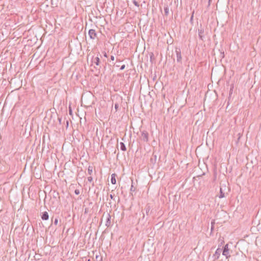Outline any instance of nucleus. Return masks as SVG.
Listing matches in <instances>:
<instances>
[{
	"mask_svg": "<svg viewBox=\"0 0 261 261\" xmlns=\"http://www.w3.org/2000/svg\"><path fill=\"white\" fill-rule=\"evenodd\" d=\"M103 56H104L105 57H106V58H107V57H108V56H107V53H106V52H104V53H103Z\"/></svg>",
	"mask_w": 261,
	"mask_h": 261,
	"instance_id": "b1692460",
	"label": "nucleus"
},
{
	"mask_svg": "<svg viewBox=\"0 0 261 261\" xmlns=\"http://www.w3.org/2000/svg\"><path fill=\"white\" fill-rule=\"evenodd\" d=\"M110 197H111V199H113V196L112 194H111L110 195Z\"/></svg>",
	"mask_w": 261,
	"mask_h": 261,
	"instance_id": "bb28decb",
	"label": "nucleus"
},
{
	"mask_svg": "<svg viewBox=\"0 0 261 261\" xmlns=\"http://www.w3.org/2000/svg\"><path fill=\"white\" fill-rule=\"evenodd\" d=\"M198 37L201 40H203L204 37V29L202 28V25L200 24V28L198 29Z\"/></svg>",
	"mask_w": 261,
	"mask_h": 261,
	"instance_id": "7ed1b4c3",
	"label": "nucleus"
},
{
	"mask_svg": "<svg viewBox=\"0 0 261 261\" xmlns=\"http://www.w3.org/2000/svg\"><path fill=\"white\" fill-rule=\"evenodd\" d=\"M58 220L57 218H56L54 221V224L57 225L58 224Z\"/></svg>",
	"mask_w": 261,
	"mask_h": 261,
	"instance_id": "aec40b11",
	"label": "nucleus"
},
{
	"mask_svg": "<svg viewBox=\"0 0 261 261\" xmlns=\"http://www.w3.org/2000/svg\"><path fill=\"white\" fill-rule=\"evenodd\" d=\"M92 62L94 63V64H95L96 65L99 66L100 63L99 58L98 56L96 57L95 58H92Z\"/></svg>",
	"mask_w": 261,
	"mask_h": 261,
	"instance_id": "6e6552de",
	"label": "nucleus"
},
{
	"mask_svg": "<svg viewBox=\"0 0 261 261\" xmlns=\"http://www.w3.org/2000/svg\"><path fill=\"white\" fill-rule=\"evenodd\" d=\"M212 0H208V3H209V5H210V3L211 2Z\"/></svg>",
	"mask_w": 261,
	"mask_h": 261,
	"instance_id": "c756f323",
	"label": "nucleus"
},
{
	"mask_svg": "<svg viewBox=\"0 0 261 261\" xmlns=\"http://www.w3.org/2000/svg\"><path fill=\"white\" fill-rule=\"evenodd\" d=\"M67 125H68V122L67 121Z\"/></svg>",
	"mask_w": 261,
	"mask_h": 261,
	"instance_id": "473e14b6",
	"label": "nucleus"
},
{
	"mask_svg": "<svg viewBox=\"0 0 261 261\" xmlns=\"http://www.w3.org/2000/svg\"><path fill=\"white\" fill-rule=\"evenodd\" d=\"M175 53L176 55V61L178 63H182V57L180 49L178 47L175 48Z\"/></svg>",
	"mask_w": 261,
	"mask_h": 261,
	"instance_id": "f257e3e1",
	"label": "nucleus"
},
{
	"mask_svg": "<svg viewBox=\"0 0 261 261\" xmlns=\"http://www.w3.org/2000/svg\"><path fill=\"white\" fill-rule=\"evenodd\" d=\"M117 176V175L115 173H113L111 175V181L112 184H116V177Z\"/></svg>",
	"mask_w": 261,
	"mask_h": 261,
	"instance_id": "9d476101",
	"label": "nucleus"
},
{
	"mask_svg": "<svg viewBox=\"0 0 261 261\" xmlns=\"http://www.w3.org/2000/svg\"><path fill=\"white\" fill-rule=\"evenodd\" d=\"M92 186H94V182H92Z\"/></svg>",
	"mask_w": 261,
	"mask_h": 261,
	"instance_id": "72a5a7b5",
	"label": "nucleus"
},
{
	"mask_svg": "<svg viewBox=\"0 0 261 261\" xmlns=\"http://www.w3.org/2000/svg\"><path fill=\"white\" fill-rule=\"evenodd\" d=\"M222 254H223V255L225 256L226 258H228L230 256V255L229 254V248H228V244H226L224 246L223 250V252H222Z\"/></svg>",
	"mask_w": 261,
	"mask_h": 261,
	"instance_id": "f03ea898",
	"label": "nucleus"
},
{
	"mask_svg": "<svg viewBox=\"0 0 261 261\" xmlns=\"http://www.w3.org/2000/svg\"><path fill=\"white\" fill-rule=\"evenodd\" d=\"M193 15H192V16H191V19L193 18Z\"/></svg>",
	"mask_w": 261,
	"mask_h": 261,
	"instance_id": "2f4dec72",
	"label": "nucleus"
},
{
	"mask_svg": "<svg viewBox=\"0 0 261 261\" xmlns=\"http://www.w3.org/2000/svg\"><path fill=\"white\" fill-rule=\"evenodd\" d=\"M35 258L36 260H39V258H37L35 257Z\"/></svg>",
	"mask_w": 261,
	"mask_h": 261,
	"instance_id": "7c9ffc66",
	"label": "nucleus"
},
{
	"mask_svg": "<svg viewBox=\"0 0 261 261\" xmlns=\"http://www.w3.org/2000/svg\"><path fill=\"white\" fill-rule=\"evenodd\" d=\"M93 172V167L92 166H89L88 168V173L89 175H91Z\"/></svg>",
	"mask_w": 261,
	"mask_h": 261,
	"instance_id": "4468645a",
	"label": "nucleus"
},
{
	"mask_svg": "<svg viewBox=\"0 0 261 261\" xmlns=\"http://www.w3.org/2000/svg\"><path fill=\"white\" fill-rule=\"evenodd\" d=\"M125 65H122V66H121V67H120V69L121 70H123V69L125 68Z\"/></svg>",
	"mask_w": 261,
	"mask_h": 261,
	"instance_id": "4be33fe9",
	"label": "nucleus"
},
{
	"mask_svg": "<svg viewBox=\"0 0 261 261\" xmlns=\"http://www.w3.org/2000/svg\"><path fill=\"white\" fill-rule=\"evenodd\" d=\"M150 161L153 163V161H154V160H153V158L150 159Z\"/></svg>",
	"mask_w": 261,
	"mask_h": 261,
	"instance_id": "393cba45",
	"label": "nucleus"
},
{
	"mask_svg": "<svg viewBox=\"0 0 261 261\" xmlns=\"http://www.w3.org/2000/svg\"><path fill=\"white\" fill-rule=\"evenodd\" d=\"M41 218L43 220H47L49 218V215L47 212L42 213Z\"/></svg>",
	"mask_w": 261,
	"mask_h": 261,
	"instance_id": "1a4fd4ad",
	"label": "nucleus"
},
{
	"mask_svg": "<svg viewBox=\"0 0 261 261\" xmlns=\"http://www.w3.org/2000/svg\"><path fill=\"white\" fill-rule=\"evenodd\" d=\"M88 34L91 39H95L97 37V34L94 29H90L89 31Z\"/></svg>",
	"mask_w": 261,
	"mask_h": 261,
	"instance_id": "39448f33",
	"label": "nucleus"
},
{
	"mask_svg": "<svg viewBox=\"0 0 261 261\" xmlns=\"http://www.w3.org/2000/svg\"><path fill=\"white\" fill-rule=\"evenodd\" d=\"M221 252H222V250L220 248H218L216 250L215 253L213 255V257L214 258V260H216L219 258V256L220 255Z\"/></svg>",
	"mask_w": 261,
	"mask_h": 261,
	"instance_id": "0eeeda50",
	"label": "nucleus"
},
{
	"mask_svg": "<svg viewBox=\"0 0 261 261\" xmlns=\"http://www.w3.org/2000/svg\"><path fill=\"white\" fill-rule=\"evenodd\" d=\"M69 114H70V115H71V114H72V111H71V109H69Z\"/></svg>",
	"mask_w": 261,
	"mask_h": 261,
	"instance_id": "a878e982",
	"label": "nucleus"
},
{
	"mask_svg": "<svg viewBox=\"0 0 261 261\" xmlns=\"http://www.w3.org/2000/svg\"><path fill=\"white\" fill-rule=\"evenodd\" d=\"M88 181L90 182H93V177L92 176H89L87 178Z\"/></svg>",
	"mask_w": 261,
	"mask_h": 261,
	"instance_id": "f3484780",
	"label": "nucleus"
},
{
	"mask_svg": "<svg viewBox=\"0 0 261 261\" xmlns=\"http://www.w3.org/2000/svg\"><path fill=\"white\" fill-rule=\"evenodd\" d=\"M141 139L143 141L147 142L148 141V133L145 130L142 132Z\"/></svg>",
	"mask_w": 261,
	"mask_h": 261,
	"instance_id": "20e7f679",
	"label": "nucleus"
},
{
	"mask_svg": "<svg viewBox=\"0 0 261 261\" xmlns=\"http://www.w3.org/2000/svg\"><path fill=\"white\" fill-rule=\"evenodd\" d=\"M135 188L134 187L133 185H132L130 188V191H135Z\"/></svg>",
	"mask_w": 261,
	"mask_h": 261,
	"instance_id": "412c9836",
	"label": "nucleus"
},
{
	"mask_svg": "<svg viewBox=\"0 0 261 261\" xmlns=\"http://www.w3.org/2000/svg\"><path fill=\"white\" fill-rule=\"evenodd\" d=\"M115 59V57L114 56H111V60H112V61H114Z\"/></svg>",
	"mask_w": 261,
	"mask_h": 261,
	"instance_id": "5701e85b",
	"label": "nucleus"
},
{
	"mask_svg": "<svg viewBox=\"0 0 261 261\" xmlns=\"http://www.w3.org/2000/svg\"><path fill=\"white\" fill-rule=\"evenodd\" d=\"M133 4L137 7H139V3L136 1V0H133Z\"/></svg>",
	"mask_w": 261,
	"mask_h": 261,
	"instance_id": "dca6fc26",
	"label": "nucleus"
},
{
	"mask_svg": "<svg viewBox=\"0 0 261 261\" xmlns=\"http://www.w3.org/2000/svg\"><path fill=\"white\" fill-rule=\"evenodd\" d=\"M224 197H225V193L223 192L222 188H220V195L219 196V197L220 198H222Z\"/></svg>",
	"mask_w": 261,
	"mask_h": 261,
	"instance_id": "ddd939ff",
	"label": "nucleus"
},
{
	"mask_svg": "<svg viewBox=\"0 0 261 261\" xmlns=\"http://www.w3.org/2000/svg\"><path fill=\"white\" fill-rule=\"evenodd\" d=\"M87 211V208H85V213H86Z\"/></svg>",
	"mask_w": 261,
	"mask_h": 261,
	"instance_id": "cd10ccee",
	"label": "nucleus"
},
{
	"mask_svg": "<svg viewBox=\"0 0 261 261\" xmlns=\"http://www.w3.org/2000/svg\"><path fill=\"white\" fill-rule=\"evenodd\" d=\"M80 190H78V189H76V190H75V191H74V193H75L76 195H79V194H80Z\"/></svg>",
	"mask_w": 261,
	"mask_h": 261,
	"instance_id": "a211bd4d",
	"label": "nucleus"
},
{
	"mask_svg": "<svg viewBox=\"0 0 261 261\" xmlns=\"http://www.w3.org/2000/svg\"><path fill=\"white\" fill-rule=\"evenodd\" d=\"M165 15L167 16L169 14V8L167 6L165 7L164 8Z\"/></svg>",
	"mask_w": 261,
	"mask_h": 261,
	"instance_id": "2eb2a0df",
	"label": "nucleus"
},
{
	"mask_svg": "<svg viewBox=\"0 0 261 261\" xmlns=\"http://www.w3.org/2000/svg\"><path fill=\"white\" fill-rule=\"evenodd\" d=\"M154 162H155V160H156V155H154Z\"/></svg>",
	"mask_w": 261,
	"mask_h": 261,
	"instance_id": "c85d7f7f",
	"label": "nucleus"
},
{
	"mask_svg": "<svg viewBox=\"0 0 261 261\" xmlns=\"http://www.w3.org/2000/svg\"><path fill=\"white\" fill-rule=\"evenodd\" d=\"M119 108V105L118 103H116L115 104V109H116V111H117V110Z\"/></svg>",
	"mask_w": 261,
	"mask_h": 261,
	"instance_id": "6ab92c4d",
	"label": "nucleus"
},
{
	"mask_svg": "<svg viewBox=\"0 0 261 261\" xmlns=\"http://www.w3.org/2000/svg\"><path fill=\"white\" fill-rule=\"evenodd\" d=\"M105 217L106 218V225L108 227H110L111 225V216L109 213H107L105 215Z\"/></svg>",
	"mask_w": 261,
	"mask_h": 261,
	"instance_id": "423d86ee",
	"label": "nucleus"
},
{
	"mask_svg": "<svg viewBox=\"0 0 261 261\" xmlns=\"http://www.w3.org/2000/svg\"><path fill=\"white\" fill-rule=\"evenodd\" d=\"M120 145L121 150L122 151H126V148L125 144L123 142H120Z\"/></svg>",
	"mask_w": 261,
	"mask_h": 261,
	"instance_id": "9b49d317",
	"label": "nucleus"
},
{
	"mask_svg": "<svg viewBox=\"0 0 261 261\" xmlns=\"http://www.w3.org/2000/svg\"><path fill=\"white\" fill-rule=\"evenodd\" d=\"M145 210L146 215H148L149 213V212H150V206L149 205H148V204L146 205V206L145 207Z\"/></svg>",
	"mask_w": 261,
	"mask_h": 261,
	"instance_id": "f8f14e48",
	"label": "nucleus"
}]
</instances>
